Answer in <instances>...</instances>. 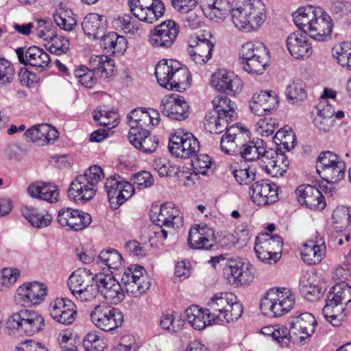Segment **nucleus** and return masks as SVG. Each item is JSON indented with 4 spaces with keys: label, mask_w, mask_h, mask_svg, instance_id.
Instances as JSON below:
<instances>
[{
    "label": "nucleus",
    "mask_w": 351,
    "mask_h": 351,
    "mask_svg": "<svg viewBox=\"0 0 351 351\" xmlns=\"http://www.w3.org/2000/svg\"><path fill=\"white\" fill-rule=\"evenodd\" d=\"M250 195L255 204L265 206L278 200V186L269 180H258L250 186Z\"/></svg>",
    "instance_id": "nucleus-23"
},
{
    "label": "nucleus",
    "mask_w": 351,
    "mask_h": 351,
    "mask_svg": "<svg viewBox=\"0 0 351 351\" xmlns=\"http://www.w3.org/2000/svg\"><path fill=\"white\" fill-rule=\"evenodd\" d=\"M335 110L330 106H326L317 110L314 119L315 126L323 132H328L333 127Z\"/></svg>",
    "instance_id": "nucleus-47"
},
{
    "label": "nucleus",
    "mask_w": 351,
    "mask_h": 351,
    "mask_svg": "<svg viewBox=\"0 0 351 351\" xmlns=\"http://www.w3.org/2000/svg\"><path fill=\"white\" fill-rule=\"evenodd\" d=\"M44 327V318L37 312L27 309L14 313L6 321L7 329L16 330L19 335L32 336Z\"/></svg>",
    "instance_id": "nucleus-8"
},
{
    "label": "nucleus",
    "mask_w": 351,
    "mask_h": 351,
    "mask_svg": "<svg viewBox=\"0 0 351 351\" xmlns=\"http://www.w3.org/2000/svg\"><path fill=\"white\" fill-rule=\"evenodd\" d=\"M235 296L228 293H218L208 302L206 317L208 324H221L223 315L228 311L230 303Z\"/></svg>",
    "instance_id": "nucleus-22"
},
{
    "label": "nucleus",
    "mask_w": 351,
    "mask_h": 351,
    "mask_svg": "<svg viewBox=\"0 0 351 351\" xmlns=\"http://www.w3.org/2000/svg\"><path fill=\"white\" fill-rule=\"evenodd\" d=\"M100 45L111 54H122L127 48L125 37L119 36L114 32L105 34L101 38Z\"/></svg>",
    "instance_id": "nucleus-42"
},
{
    "label": "nucleus",
    "mask_w": 351,
    "mask_h": 351,
    "mask_svg": "<svg viewBox=\"0 0 351 351\" xmlns=\"http://www.w3.org/2000/svg\"><path fill=\"white\" fill-rule=\"evenodd\" d=\"M185 317L189 324L195 330H202L206 325H209L206 317V308L202 311L197 305L189 306L185 311Z\"/></svg>",
    "instance_id": "nucleus-46"
},
{
    "label": "nucleus",
    "mask_w": 351,
    "mask_h": 351,
    "mask_svg": "<svg viewBox=\"0 0 351 351\" xmlns=\"http://www.w3.org/2000/svg\"><path fill=\"white\" fill-rule=\"evenodd\" d=\"M326 250V245L322 239L316 242L310 241L302 246V258L308 265L319 263L325 256Z\"/></svg>",
    "instance_id": "nucleus-37"
},
{
    "label": "nucleus",
    "mask_w": 351,
    "mask_h": 351,
    "mask_svg": "<svg viewBox=\"0 0 351 351\" xmlns=\"http://www.w3.org/2000/svg\"><path fill=\"white\" fill-rule=\"evenodd\" d=\"M295 300V295L290 289H271L261 299L260 307L264 315L280 317L293 308Z\"/></svg>",
    "instance_id": "nucleus-6"
},
{
    "label": "nucleus",
    "mask_w": 351,
    "mask_h": 351,
    "mask_svg": "<svg viewBox=\"0 0 351 351\" xmlns=\"http://www.w3.org/2000/svg\"><path fill=\"white\" fill-rule=\"evenodd\" d=\"M345 306L327 298L322 312L326 319L333 326H338L344 317Z\"/></svg>",
    "instance_id": "nucleus-48"
},
{
    "label": "nucleus",
    "mask_w": 351,
    "mask_h": 351,
    "mask_svg": "<svg viewBox=\"0 0 351 351\" xmlns=\"http://www.w3.org/2000/svg\"><path fill=\"white\" fill-rule=\"evenodd\" d=\"M299 289L302 295L310 302H315L322 295L319 279L313 272H306L300 278Z\"/></svg>",
    "instance_id": "nucleus-30"
},
{
    "label": "nucleus",
    "mask_w": 351,
    "mask_h": 351,
    "mask_svg": "<svg viewBox=\"0 0 351 351\" xmlns=\"http://www.w3.org/2000/svg\"><path fill=\"white\" fill-rule=\"evenodd\" d=\"M210 36L209 32H206L189 39L188 53L196 64H205L211 58L214 45L209 39Z\"/></svg>",
    "instance_id": "nucleus-17"
},
{
    "label": "nucleus",
    "mask_w": 351,
    "mask_h": 351,
    "mask_svg": "<svg viewBox=\"0 0 351 351\" xmlns=\"http://www.w3.org/2000/svg\"><path fill=\"white\" fill-rule=\"evenodd\" d=\"M232 174L239 184H250L256 180V171L250 168L234 169Z\"/></svg>",
    "instance_id": "nucleus-63"
},
{
    "label": "nucleus",
    "mask_w": 351,
    "mask_h": 351,
    "mask_svg": "<svg viewBox=\"0 0 351 351\" xmlns=\"http://www.w3.org/2000/svg\"><path fill=\"white\" fill-rule=\"evenodd\" d=\"M58 221L69 230L79 231L84 230L92 221L90 215L78 209L64 208L59 210Z\"/></svg>",
    "instance_id": "nucleus-20"
},
{
    "label": "nucleus",
    "mask_w": 351,
    "mask_h": 351,
    "mask_svg": "<svg viewBox=\"0 0 351 351\" xmlns=\"http://www.w3.org/2000/svg\"><path fill=\"white\" fill-rule=\"evenodd\" d=\"M307 35L304 32H295L287 38V48L295 59L308 58L311 54V45Z\"/></svg>",
    "instance_id": "nucleus-27"
},
{
    "label": "nucleus",
    "mask_w": 351,
    "mask_h": 351,
    "mask_svg": "<svg viewBox=\"0 0 351 351\" xmlns=\"http://www.w3.org/2000/svg\"><path fill=\"white\" fill-rule=\"evenodd\" d=\"M90 319L98 328L108 332L121 326L123 315L118 308L102 302L95 306L90 313Z\"/></svg>",
    "instance_id": "nucleus-9"
},
{
    "label": "nucleus",
    "mask_w": 351,
    "mask_h": 351,
    "mask_svg": "<svg viewBox=\"0 0 351 351\" xmlns=\"http://www.w3.org/2000/svg\"><path fill=\"white\" fill-rule=\"evenodd\" d=\"M254 251L260 261L270 265L276 263L280 258L279 253L272 252V250L267 247V243L262 242V239L259 237L256 239Z\"/></svg>",
    "instance_id": "nucleus-53"
},
{
    "label": "nucleus",
    "mask_w": 351,
    "mask_h": 351,
    "mask_svg": "<svg viewBox=\"0 0 351 351\" xmlns=\"http://www.w3.org/2000/svg\"><path fill=\"white\" fill-rule=\"evenodd\" d=\"M328 298L346 305L351 301V286L346 282H337L330 290Z\"/></svg>",
    "instance_id": "nucleus-50"
},
{
    "label": "nucleus",
    "mask_w": 351,
    "mask_h": 351,
    "mask_svg": "<svg viewBox=\"0 0 351 351\" xmlns=\"http://www.w3.org/2000/svg\"><path fill=\"white\" fill-rule=\"evenodd\" d=\"M230 274L237 285L250 283L254 278L253 267L248 262L241 259L231 260L228 263Z\"/></svg>",
    "instance_id": "nucleus-34"
},
{
    "label": "nucleus",
    "mask_w": 351,
    "mask_h": 351,
    "mask_svg": "<svg viewBox=\"0 0 351 351\" xmlns=\"http://www.w3.org/2000/svg\"><path fill=\"white\" fill-rule=\"evenodd\" d=\"M14 75L13 64L8 60L0 58V87L12 82Z\"/></svg>",
    "instance_id": "nucleus-61"
},
{
    "label": "nucleus",
    "mask_w": 351,
    "mask_h": 351,
    "mask_svg": "<svg viewBox=\"0 0 351 351\" xmlns=\"http://www.w3.org/2000/svg\"><path fill=\"white\" fill-rule=\"evenodd\" d=\"M21 271L13 267H6L0 271V289H8L16 283Z\"/></svg>",
    "instance_id": "nucleus-59"
},
{
    "label": "nucleus",
    "mask_w": 351,
    "mask_h": 351,
    "mask_svg": "<svg viewBox=\"0 0 351 351\" xmlns=\"http://www.w3.org/2000/svg\"><path fill=\"white\" fill-rule=\"evenodd\" d=\"M130 10L140 21L152 24L164 14L165 7L161 0H128Z\"/></svg>",
    "instance_id": "nucleus-10"
},
{
    "label": "nucleus",
    "mask_w": 351,
    "mask_h": 351,
    "mask_svg": "<svg viewBox=\"0 0 351 351\" xmlns=\"http://www.w3.org/2000/svg\"><path fill=\"white\" fill-rule=\"evenodd\" d=\"M75 75L79 79V82L87 88L93 87L97 82V75L90 66H80L75 70Z\"/></svg>",
    "instance_id": "nucleus-55"
},
{
    "label": "nucleus",
    "mask_w": 351,
    "mask_h": 351,
    "mask_svg": "<svg viewBox=\"0 0 351 351\" xmlns=\"http://www.w3.org/2000/svg\"><path fill=\"white\" fill-rule=\"evenodd\" d=\"M179 32V26L175 21L167 20L151 32L149 42L154 47L169 48L176 42Z\"/></svg>",
    "instance_id": "nucleus-16"
},
{
    "label": "nucleus",
    "mask_w": 351,
    "mask_h": 351,
    "mask_svg": "<svg viewBox=\"0 0 351 351\" xmlns=\"http://www.w3.org/2000/svg\"><path fill=\"white\" fill-rule=\"evenodd\" d=\"M332 54L339 64L351 71V41L335 45L332 49Z\"/></svg>",
    "instance_id": "nucleus-49"
},
{
    "label": "nucleus",
    "mask_w": 351,
    "mask_h": 351,
    "mask_svg": "<svg viewBox=\"0 0 351 351\" xmlns=\"http://www.w3.org/2000/svg\"><path fill=\"white\" fill-rule=\"evenodd\" d=\"M94 120L99 123L100 125L114 128L117 125V114L114 112H107L101 108L97 109L93 112Z\"/></svg>",
    "instance_id": "nucleus-60"
},
{
    "label": "nucleus",
    "mask_w": 351,
    "mask_h": 351,
    "mask_svg": "<svg viewBox=\"0 0 351 351\" xmlns=\"http://www.w3.org/2000/svg\"><path fill=\"white\" fill-rule=\"evenodd\" d=\"M128 139L136 149L144 153H152L158 146V139L155 136H150L148 130L136 132L135 130L129 132Z\"/></svg>",
    "instance_id": "nucleus-35"
},
{
    "label": "nucleus",
    "mask_w": 351,
    "mask_h": 351,
    "mask_svg": "<svg viewBox=\"0 0 351 351\" xmlns=\"http://www.w3.org/2000/svg\"><path fill=\"white\" fill-rule=\"evenodd\" d=\"M199 147L197 138L189 132H178L171 136L169 143V149L171 154L184 159L195 157Z\"/></svg>",
    "instance_id": "nucleus-13"
},
{
    "label": "nucleus",
    "mask_w": 351,
    "mask_h": 351,
    "mask_svg": "<svg viewBox=\"0 0 351 351\" xmlns=\"http://www.w3.org/2000/svg\"><path fill=\"white\" fill-rule=\"evenodd\" d=\"M316 324V319L311 313H303L293 319L290 332L300 336V341H303L314 333Z\"/></svg>",
    "instance_id": "nucleus-31"
},
{
    "label": "nucleus",
    "mask_w": 351,
    "mask_h": 351,
    "mask_svg": "<svg viewBox=\"0 0 351 351\" xmlns=\"http://www.w3.org/2000/svg\"><path fill=\"white\" fill-rule=\"evenodd\" d=\"M34 31L38 38L45 41L51 39L56 33L53 29V23L49 21L42 19L34 22Z\"/></svg>",
    "instance_id": "nucleus-58"
},
{
    "label": "nucleus",
    "mask_w": 351,
    "mask_h": 351,
    "mask_svg": "<svg viewBox=\"0 0 351 351\" xmlns=\"http://www.w3.org/2000/svg\"><path fill=\"white\" fill-rule=\"evenodd\" d=\"M241 80L233 73L219 69L212 75L211 84L219 91L233 95L241 89Z\"/></svg>",
    "instance_id": "nucleus-26"
},
{
    "label": "nucleus",
    "mask_w": 351,
    "mask_h": 351,
    "mask_svg": "<svg viewBox=\"0 0 351 351\" xmlns=\"http://www.w3.org/2000/svg\"><path fill=\"white\" fill-rule=\"evenodd\" d=\"M249 136L248 129L241 125H232L221 138V149L228 155L239 154L247 161L259 160L260 165L272 177L283 176L288 167L285 154L272 149L267 150L265 142L258 138L244 143Z\"/></svg>",
    "instance_id": "nucleus-1"
},
{
    "label": "nucleus",
    "mask_w": 351,
    "mask_h": 351,
    "mask_svg": "<svg viewBox=\"0 0 351 351\" xmlns=\"http://www.w3.org/2000/svg\"><path fill=\"white\" fill-rule=\"evenodd\" d=\"M201 6L204 15L215 21L223 20L230 12L226 0H204Z\"/></svg>",
    "instance_id": "nucleus-38"
},
{
    "label": "nucleus",
    "mask_w": 351,
    "mask_h": 351,
    "mask_svg": "<svg viewBox=\"0 0 351 351\" xmlns=\"http://www.w3.org/2000/svg\"><path fill=\"white\" fill-rule=\"evenodd\" d=\"M113 25L117 29H120L131 36H140L143 33L141 23L129 14H124L118 16L114 19Z\"/></svg>",
    "instance_id": "nucleus-44"
},
{
    "label": "nucleus",
    "mask_w": 351,
    "mask_h": 351,
    "mask_svg": "<svg viewBox=\"0 0 351 351\" xmlns=\"http://www.w3.org/2000/svg\"><path fill=\"white\" fill-rule=\"evenodd\" d=\"M150 219L160 228L173 229L183 224V216L179 208L171 202H167L160 208H152L149 213Z\"/></svg>",
    "instance_id": "nucleus-14"
},
{
    "label": "nucleus",
    "mask_w": 351,
    "mask_h": 351,
    "mask_svg": "<svg viewBox=\"0 0 351 351\" xmlns=\"http://www.w3.org/2000/svg\"><path fill=\"white\" fill-rule=\"evenodd\" d=\"M96 263L103 270L108 269H118L123 263L121 254L113 248H108L100 252L97 256Z\"/></svg>",
    "instance_id": "nucleus-41"
},
{
    "label": "nucleus",
    "mask_w": 351,
    "mask_h": 351,
    "mask_svg": "<svg viewBox=\"0 0 351 351\" xmlns=\"http://www.w3.org/2000/svg\"><path fill=\"white\" fill-rule=\"evenodd\" d=\"M346 164L344 162H339L334 167H329L320 171L322 178L329 183H337L345 177Z\"/></svg>",
    "instance_id": "nucleus-56"
},
{
    "label": "nucleus",
    "mask_w": 351,
    "mask_h": 351,
    "mask_svg": "<svg viewBox=\"0 0 351 351\" xmlns=\"http://www.w3.org/2000/svg\"><path fill=\"white\" fill-rule=\"evenodd\" d=\"M96 276L88 269H78L73 271L68 279V287L71 293L95 283Z\"/></svg>",
    "instance_id": "nucleus-39"
},
{
    "label": "nucleus",
    "mask_w": 351,
    "mask_h": 351,
    "mask_svg": "<svg viewBox=\"0 0 351 351\" xmlns=\"http://www.w3.org/2000/svg\"><path fill=\"white\" fill-rule=\"evenodd\" d=\"M104 178L102 169L97 165L90 167L83 174L77 176L70 184L67 193L76 203L91 200L96 194L97 185Z\"/></svg>",
    "instance_id": "nucleus-5"
},
{
    "label": "nucleus",
    "mask_w": 351,
    "mask_h": 351,
    "mask_svg": "<svg viewBox=\"0 0 351 351\" xmlns=\"http://www.w3.org/2000/svg\"><path fill=\"white\" fill-rule=\"evenodd\" d=\"M160 110L167 117L176 121H183L189 117V106L182 96L171 94L162 99Z\"/></svg>",
    "instance_id": "nucleus-19"
},
{
    "label": "nucleus",
    "mask_w": 351,
    "mask_h": 351,
    "mask_svg": "<svg viewBox=\"0 0 351 351\" xmlns=\"http://www.w3.org/2000/svg\"><path fill=\"white\" fill-rule=\"evenodd\" d=\"M155 75L158 84L167 90L182 92L191 86L189 69L176 60H160L155 67Z\"/></svg>",
    "instance_id": "nucleus-4"
},
{
    "label": "nucleus",
    "mask_w": 351,
    "mask_h": 351,
    "mask_svg": "<svg viewBox=\"0 0 351 351\" xmlns=\"http://www.w3.org/2000/svg\"><path fill=\"white\" fill-rule=\"evenodd\" d=\"M73 15L71 10L59 8L53 13V19L60 28L70 32L77 25V21Z\"/></svg>",
    "instance_id": "nucleus-54"
},
{
    "label": "nucleus",
    "mask_w": 351,
    "mask_h": 351,
    "mask_svg": "<svg viewBox=\"0 0 351 351\" xmlns=\"http://www.w3.org/2000/svg\"><path fill=\"white\" fill-rule=\"evenodd\" d=\"M47 295V288L36 281L25 282L19 286L14 295L15 302L21 306L32 307L41 304Z\"/></svg>",
    "instance_id": "nucleus-12"
},
{
    "label": "nucleus",
    "mask_w": 351,
    "mask_h": 351,
    "mask_svg": "<svg viewBox=\"0 0 351 351\" xmlns=\"http://www.w3.org/2000/svg\"><path fill=\"white\" fill-rule=\"evenodd\" d=\"M27 191L32 197L50 203L56 202L58 199V186L51 182H36L27 187Z\"/></svg>",
    "instance_id": "nucleus-33"
},
{
    "label": "nucleus",
    "mask_w": 351,
    "mask_h": 351,
    "mask_svg": "<svg viewBox=\"0 0 351 351\" xmlns=\"http://www.w3.org/2000/svg\"><path fill=\"white\" fill-rule=\"evenodd\" d=\"M234 26L244 32L258 29L265 22V5L261 0H235L231 11Z\"/></svg>",
    "instance_id": "nucleus-3"
},
{
    "label": "nucleus",
    "mask_w": 351,
    "mask_h": 351,
    "mask_svg": "<svg viewBox=\"0 0 351 351\" xmlns=\"http://www.w3.org/2000/svg\"><path fill=\"white\" fill-rule=\"evenodd\" d=\"M188 245L194 250H210L216 244L215 231L207 225H195L190 229Z\"/></svg>",
    "instance_id": "nucleus-24"
},
{
    "label": "nucleus",
    "mask_w": 351,
    "mask_h": 351,
    "mask_svg": "<svg viewBox=\"0 0 351 351\" xmlns=\"http://www.w3.org/2000/svg\"><path fill=\"white\" fill-rule=\"evenodd\" d=\"M286 96L290 104H298L306 99V85L301 80H295L287 86Z\"/></svg>",
    "instance_id": "nucleus-52"
},
{
    "label": "nucleus",
    "mask_w": 351,
    "mask_h": 351,
    "mask_svg": "<svg viewBox=\"0 0 351 351\" xmlns=\"http://www.w3.org/2000/svg\"><path fill=\"white\" fill-rule=\"evenodd\" d=\"M278 99L274 92L262 91L254 95L250 101L252 112L258 116H263L276 109Z\"/></svg>",
    "instance_id": "nucleus-29"
},
{
    "label": "nucleus",
    "mask_w": 351,
    "mask_h": 351,
    "mask_svg": "<svg viewBox=\"0 0 351 351\" xmlns=\"http://www.w3.org/2000/svg\"><path fill=\"white\" fill-rule=\"evenodd\" d=\"M293 17L295 25L314 40L325 41L330 38L332 20L321 8L313 5L300 7Z\"/></svg>",
    "instance_id": "nucleus-2"
},
{
    "label": "nucleus",
    "mask_w": 351,
    "mask_h": 351,
    "mask_svg": "<svg viewBox=\"0 0 351 351\" xmlns=\"http://www.w3.org/2000/svg\"><path fill=\"white\" fill-rule=\"evenodd\" d=\"M47 42L50 45L49 47L50 52L56 55L64 53L69 48V40L63 37H58L56 33Z\"/></svg>",
    "instance_id": "nucleus-62"
},
{
    "label": "nucleus",
    "mask_w": 351,
    "mask_h": 351,
    "mask_svg": "<svg viewBox=\"0 0 351 351\" xmlns=\"http://www.w3.org/2000/svg\"><path fill=\"white\" fill-rule=\"evenodd\" d=\"M339 162L343 161L336 154L329 151L322 152L317 160V171L320 173V171L324 169L332 167H334Z\"/></svg>",
    "instance_id": "nucleus-57"
},
{
    "label": "nucleus",
    "mask_w": 351,
    "mask_h": 351,
    "mask_svg": "<svg viewBox=\"0 0 351 351\" xmlns=\"http://www.w3.org/2000/svg\"><path fill=\"white\" fill-rule=\"evenodd\" d=\"M228 311L223 315L222 322L221 324L228 323L237 320L243 313L242 304L239 302H236V298L231 300Z\"/></svg>",
    "instance_id": "nucleus-64"
},
{
    "label": "nucleus",
    "mask_w": 351,
    "mask_h": 351,
    "mask_svg": "<svg viewBox=\"0 0 351 351\" xmlns=\"http://www.w3.org/2000/svg\"><path fill=\"white\" fill-rule=\"evenodd\" d=\"M214 112L219 115L224 116L230 122L236 120L237 113L235 111L236 105L226 95H217L212 101Z\"/></svg>",
    "instance_id": "nucleus-43"
},
{
    "label": "nucleus",
    "mask_w": 351,
    "mask_h": 351,
    "mask_svg": "<svg viewBox=\"0 0 351 351\" xmlns=\"http://www.w3.org/2000/svg\"><path fill=\"white\" fill-rule=\"evenodd\" d=\"M105 189L109 202L114 208L123 204L133 195L135 191L134 186L124 181L119 176H113L107 178Z\"/></svg>",
    "instance_id": "nucleus-15"
},
{
    "label": "nucleus",
    "mask_w": 351,
    "mask_h": 351,
    "mask_svg": "<svg viewBox=\"0 0 351 351\" xmlns=\"http://www.w3.org/2000/svg\"><path fill=\"white\" fill-rule=\"evenodd\" d=\"M15 51L21 63L29 65L38 71L45 70L51 62L49 55L37 46H31L27 49L19 47Z\"/></svg>",
    "instance_id": "nucleus-18"
},
{
    "label": "nucleus",
    "mask_w": 351,
    "mask_h": 351,
    "mask_svg": "<svg viewBox=\"0 0 351 351\" xmlns=\"http://www.w3.org/2000/svg\"><path fill=\"white\" fill-rule=\"evenodd\" d=\"M82 27L84 32L88 37L99 39L105 34L106 21L101 15L90 13L84 17Z\"/></svg>",
    "instance_id": "nucleus-36"
},
{
    "label": "nucleus",
    "mask_w": 351,
    "mask_h": 351,
    "mask_svg": "<svg viewBox=\"0 0 351 351\" xmlns=\"http://www.w3.org/2000/svg\"><path fill=\"white\" fill-rule=\"evenodd\" d=\"M51 318L62 324H71L77 317V308L75 304L66 298H56L49 306Z\"/></svg>",
    "instance_id": "nucleus-21"
},
{
    "label": "nucleus",
    "mask_w": 351,
    "mask_h": 351,
    "mask_svg": "<svg viewBox=\"0 0 351 351\" xmlns=\"http://www.w3.org/2000/svg\"><path fill=\"white\" fill-rule=\"evenodd\" d=\"M243 69L251 74H262L268 66L269 53L267 47L261 42H247L241 47Z\"/></svg>",
    "instance_id": "nucleus-7"
},
{
    "label": "nucleus",
    "mask_w": 351,
    "mask_h": 351,
    "mask_svg": "<svg viewBox=\"0 0 351 351\" xmlns=\"http://www.w3.org/2000/svg\"><path fill=\"white\" fill-rule=\"evenodd\" d=\"M88 65L101 78H108L114 73V61L107 56H92L90 58Z\"/></svg>",
    "instance_id": "nucleus-40"
},
{
    "label": "nucleus",
    "mask_w": 351,
    "mask_h": 351,
    "mask_svg": "<svg viewBox=\"0 0 351 351\" xmlns=\"http://www.w3.org/2000/svg\"><path fill=\"white\" fill-rule=\"evenodd\" d=\"M298 201L311 209L322 210L326 207L324 197L313 185H300L296 190Z\"/></svg>",
    "instance_id": "nucleus-28"
},
{
    "label": "nucleus",
    "mask_w": 351,
    "mask_h": 351,
    "mask_svg": "<svg viewBox=\"0 0 351 351\" xmlns=\"http://www.w3.org/2000/svg\"><path fill=\"white\" fill-rule=\"evenodd\" d=\"M224 116H220L218 114L210 113L205 117V129L210 133L219 134L227 130L231 127H228L230 123L226 120Z\"/></svg>",
    "instance_id": "nucleus-51"
},
{
    "label": "nucleus",
    "mask_w": 351,
    "mask_h": 351,
    "mask_svg": "<svg viewBox=\"0 0 351 351\" xmlns=\"http://www.w3.org/2000/svg\"><path fill=\"white\" fill-rule=\"evenodd\" d=\"M23 217L34 227L43 228L48 226L52 220L51 216L47 212H40L38 208L26 206L23 210Z\"/></svg>",
    "instance_id": "nucleus-45"
},
{
    "label": "nucleus",
    "mask_w": 351,
    "mask_h": 351,
    "mask_svg": "<svg viewBox=\"0 0 351 351\" xmlns=\"http://www.w3.org/2000/svg\"><path fill=\"white\" fill-rule=\"evenodd\" d=\"M97 290L110 303L117 304L125 298L121 285L114 278L100 274L95 279Z\"/></svg>",
    "instance_id": "nucleus-25"
},
{
    "label": "nucleus",
    "mask_w": 351,
    "mask_h": 351,
    "mask_svg": "<svg viewBox=\"0 0 351 351\" xmlns=\"http://www.w3.org/2000/svg\"><path fill=\"white\" fill-rule=\"evenodd\" d=\"M25 135L29 141L38 145H44L56 140L58 132L49 124H39L28 129Z\"/></svg>",
    "instance_id": "nucleus-32"
},
{
    "label": "nucleus",
    "mask_w": 351,
    "mask_h": 351,
    "mask_svg": "<svg viewBox=\"0 0 351 351\" xmlns=\"http://www.w3.org/2000/svg\"><path fill=\"white\" fill-rule=\"evenodd\" d=\"M121 282L124 285L125 291L134 297L145 293L151 285L145 269L138 265L128 267L123 272Z\"/></svg>",
    "instance_id": "nucleus-11"
}]
</instances>
